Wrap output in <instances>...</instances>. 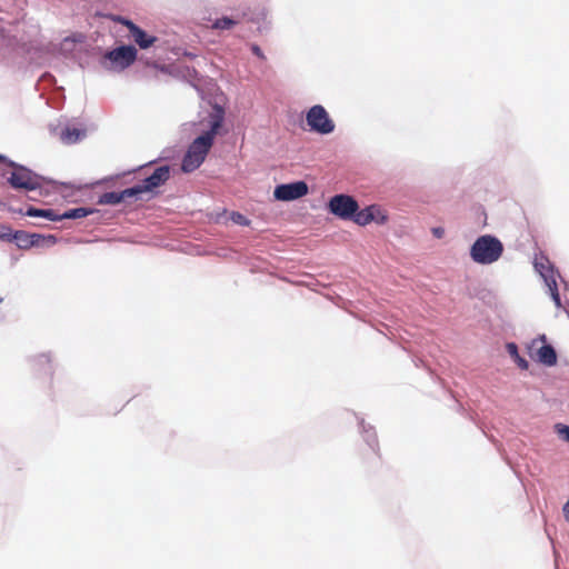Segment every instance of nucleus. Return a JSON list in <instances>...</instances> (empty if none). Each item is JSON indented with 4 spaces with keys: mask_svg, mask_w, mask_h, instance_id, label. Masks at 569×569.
Segmentation results:
<instances>
[{
    "mask_svg": "<svg viewBox=\"0 0 569 569\" xmlns=\"http://www.w3.org/2000/svg\"><path fill=\"white\" fill-rule=\"evenodd\" d=\"M555 428L558 436L569 442V426L563 423H557Z\"/></svg>",
    "mask_w": 569,
    "mask_h": 569,
    "instance_id": "nucleus-20",
    "label": "nucleus"
},
{
    "mask_svg": "<svg viewBox=\"0 0 569 569\" xmlns=\"http://www.w3.org/2000/svg\"><path fill=\"white\" fill-rule=\"evenodd\" d=\"M306 121L311 131L320 134H329L336 128L333 120L321 104L312 106L308 110Z\"/></svg>",
    "mask_w": 569,
    "mask_h": 569,
    "instance_id": "nucleus-4",
    "label": "nucleus"
},
{
    "mask_svg": "<svg viewBox=\"0 0 569 569\" xmlns=\"http://www.w3.org/2000/svg\"><path fill=\"white\" fill-rule=\"evenodd\" d=\"M547 284L549 287L552 300L555 301L556 306L559 307L561 305V300L556 280L552 279L551 281H547Z\"/></svg>",
    "mask_w": 569,
    "mask_h": 569,
    "instance_id": "nucleus-18",
    "label": "nucleus"
},
{
    "mask_svg": "<svg viewBox=\"0 0 569 569\" xmlns=\"http://www.w3.org/2000/svg\"><path fill=\"white\" fill-rule=\"evenodd\" d=\"M359 209L358 202L347 194L333 196L329 201V210L341 219H351Z\"/></svg>",
    "mask_w": 569,
    "mask_h": 569,
    "instance_id": "nucleus-6",
    "label": "nucleus"
},
{
    "mask_svg": "<svg viewBox=\"0 0 569 569\" xmlns=\"http://www.w3.org/2000/svg\"><path fill=\"white\" fill-rule=\"evenodd\" d=\"M502 253V242L491 234L480 236L470 248L471 259L479 264H491L498 261Z\"/></svg>",
    "mask_w": 569,
    "mask_h": 569,
    "instance_id": "nucleus-2",
    "label": "nucleus"
},
{
    "mask_svg": "<svg viewBox=\"0 0 569 569\" xmlns=\"http://www.w3.org/2000/svg\"><path fill=\"white\" fill-rule=\"evenodd\" d=\"M0 160H6V157L3 154H0Z\"/></svg>",
    "mask_w": 569,
    "mask_h": 569,
    "instance_id": "nucleus-29",
    "label": "nucleus"
},
{
    "mask_svg": "<svg viewBox=\"0 0 569 569\" xmlns=\"http://www.w3.org/2000/svg\"><path fill=\"white\" fill-rule=\"evenodd\" d=\"M33 236H30V233L26 231H14L12 236V241L17 242V246L20 249H29L31 247H34V242L32 241Z\"/></svg>",
    "mask_w": 569,
    "mask_h": 569,
    "instance_id": "nucleus-15",
    "label": "nucleus"
},
{
    "mask_svg": "<svg viewBox=\"0 0 569 569\" xmlns=\"http://www.w3.org/2000/svg\"><path fill=\"white\" fill-rule=\"evenodd\" d=\"M530 356L546 366H553L557 362V355L552 346L546 342V336L542 335L533 339L530 347Z\"/></svg>",
    "mask_w": 569,
    "mask_h": 569,
    "instance_id": "nucleus-7",
    "label": "nucleus"
},
{
    "mask_svg": "<svg viewBox=\"0 0 569 569\" xmlns=\"http://www.w3.org/2000/svg\"><path fill=\"white\" fill-rule=\"evenodd\" d=\"M132 199H138V191L133 189V187L127 188L122 191L104 192L100 196L99 203L114 206L122 202H129Z\"/></svg>",
    "mask_w": 569,
    "mask_h": 569,
    "instance_id": "nucleus-10",
    "label": "nucleus"
},
{
    "mask_svg": "<svg viewBox=\"0 0 569 569\" xmlns=\"http://www.w3.org/2000/svg\"><path fill=\"white\" fill-rule=\"evenodd\" d=\"M86 136V131L78 128L67 127L60 132V140L64 144H72L78 142Z\"/></svg>",
    "mask_w": 569,
    "mask_h": 569,
    "instance_id": "nucleus-13",
    "label": "nucleus"
},
{
    "mask_svg": "<svg viewBox=\"0 0 569 569\" xmlns=\"http://www.w3.org/2000/svg\"><path fill=\"white\" fill-rule=\"evenodd\" d=\"M137 53L138 51L133 46H121L106 52L103 59L109 61L110 69L116 71H123L136 61Z\"/></svg>",
    "mask_w": 569,
    "mask_h": 569,
    "instance_id": "nucleus-5",
    "label": "nucleus"
},
{
    "mask_svg": "<svg viewBox=\"0 0 569 569\" xmlns=\"http://www.w3.org/2000/svg\"><path fill=\"white\" fill-rule=\"evenodd\" d=\"M0 161L12 168L8 182L13 189L33 191L42 187V178L30 169L9 160L7 157L6 160Z\"/></svg>",
    "mask_w": 569,
    "mask_h": 569,
    "instance_id": "nucleus-3",
    "label": "nucleus"
},
{
    "mask_svg": "<svg viewBox=\"0 0 569 569\" xmlns=\"http://www.w3.org/2000/svg\"><path fill=\"white\" fill-rule=\"evenodd\" d=\"M36 362H37L38 366H43V365H49L50 366L51 360H50V358L48 356L41 355V356H39L37 358Z\"/></svg>",
    "mask_w": 569,
    "mask_h": 569,
    "instance_id": "nucleus-23",
    "label": "nucleus"
},
{
    "mask_svg": "<svg viewBox=\"0 0 569 569\" xmlns=\"http://www.w3.org/2000/svg\"><path fill=\"white\" fill-rule=\"evenodd\" d=\"M231 219L236 223H239V224H242V226H248L249 224V220L243 214H241L239 212H233L232 216H231Z\"/></svg>",
    "mask_w": 569,
    "mask_h": 569,
    "instance_id": "nucleus-21",
    "label": "nucleus"
},
{
    "mask_svg": "<svg viewBox=\"0 0 569 569\" xmlns=\"http://www.w3.org/2000/svg\"><path fill=\"white\" fill-rule=\"evenodd\" d=\"M13 232L10 226L0 223V240L12 241Z\"/></svg>",
    "mask_w": 569,
    "mask_h": 569,
    "instance_id": "nucleus-19",
    "label": "nucleus"
},
{
    "mask_svg": "<svg viewBox=\"0 0 569 569\" xmlns=\"http://www.w3.org/2000/svg\"><path fill=\"white\" fill-rule=\"evenodd\" d=\"M507 350L508 352L510 353V356H512L513 358L515 357H518V348L515 343H508L507 345Z\"/></svg>",
    "mask_w": 569,
    "mask_h": 569,
    "instance_id": "nucleus-24",
    "label": "nucleus"
},
{
    "mask_svg": "<svg viewBox=\"0 0 569 569\" xmlns=\"http://www.w3.org/2000/svg\"><path fill=\"white\" fill-rule=\"evenodd\" d=\"M91 211L87 208H74L66 211L63 214L59 216L60 220L62 219H79L87 217Z\"/></svg>",
    "mask_w": 569,
    "mask_h": 569,
    "instance_id": "nucleus-16",
    "label": "nucleus"
},
{
    "mask_svg": "<svg viewBox=\"0 0 569 569\" xmlns=\"http://www.w3.org/2000/svg\"><path fill=\"white\" fill-rule=\"evenodd\" d=\"M308 193V186L305 181H297L277 186L274 189V198L282 201H291L299 199Z\"/></svg>",
    "mask_w": 569,
    "mask_h": 569,
    "instance_id": "nucleus-9",
    "label": "nucleus"
},
{
    "mask_svg": "<svg viewBox=\"0 0 569 569\" xmlns=\"http://www.w3.org/2000/svg\"><path fill=\"white\" fill-rule=\"evenodd\" d=\"M351 219L359 226H366L372 221L383 223L387 217L382 214L378 206H369L362 210L358 209Z\"/></svg>",
    "mask_w": 569,
    "mask_h": 569,
    "instance_id": "nucleus-11",
    "label": "nucleus"
},
{
    "mask_svg": "<svg viewBox=\"0 0 569 569\" xmlns=\"http://www.w3.org/2000/svg\"><path fill=\"white\" fill-rule=\"evenodd\" d=\"M432 233L437 238H441L445 233V230L442 228H433Z\"/></svg>",
    "mask_w": 569,
    "mask_h": 569,
    "instance_id": "nucleus-27",
    "label": "nucleus"
},
{
    "mask_svg": "<svg viewBox=\"0 0 569 569\" xmlns=\"http://www.w3.org/2000/svg\"><path fill=\"white\" fill-rule=\"evenodd\" d=\"M223 119L224 110L222 107L214 104L210 113V130L196 138L189 146L181 164L183 172H192L202 164L219 129L222 127Z\"/></svg>",
    "mask_w": 569,
    "mask_h": 569,
    "instance_id": "nucleus-1",
    "label": "nucleus"
},
{
    "mask_svg": "<svg viewBox=\"0 0 569 569\" xmlns=\"http://www.w3.org/2000/svg\"><path fill=\"white\" fill-rule=\"evenodd\" d=\"M170 178L169 166L158 167L153 173L147 177L141 183L133 186V189L138 191V199L142 193L150 192L153 189L162 186Z\"/></svg>",
    "mask_w": 569,
    "mask_h": 569,
    "instance_id": "nucleus-8",
    "label": "nucleus"
},
{
    "mask_svg": "<svg viewBox=\"0 0 569 569\" xmlns=\"http://www.w3.org/2000/svg\"><path fill=\"white\" fill-rule=\"evenodd\" d=\"M515 359L521 369H528V361L526 359L521 358L519 355L515 357Z\"/></svg>",
    "mask_w": 569,
    "mask_h": 569,
    "instance_id": "nucleus-25",
    "label": "nucleus"
},
{
    "mask_svg": "<svg viewBox=\"0 0 569 569\" xmlns=\"http://www.w3.org/2000/svg\"><path fill=\"white\" fill-rule=\"evenodd\" d=\"M30 236H33L32 241L34 242V246H39L40 241H42L44 239L43 236L38 234V233H30Z\"/></svg>",
    "mask_w": 569,
    "mask_h": 569,
    "instance_id": "nucleus-26",
    "label": "nucleus"
},
{
    "mask_svg": "<svg viewBox=\"0 0 569 569\" xmlns=\"http://www.w3.org/2000/svg\"><path fill=\"white\" fill-rule=\"evenodd\" d=\"M563 515L566 520L569 522V500L563 506Z\"/></svg>",
    "mask_w": 569,
    "mask_h": 569,
    "instance_id": "nucleus-28",
    "label": "nucleus"
},
{
    "mask_svg": "<svg viewBox=\"0 0 569 569\" xmlns=\"http://www.w3.org/2000/svg\"><path fill=\"white\" fill-rule=\"evenodd\" d=\"M251 51L254 56H257L258 58H260L261 60H266V56L263 54V52L261 51L260 47L257 46V44H252L251 46Z\"/></svg>",
    "mask_w": 569,
    "mask_h": 569,
    "instance_id": "nucleus-22",
    "label": "nucleus"
},
{
    "mask_svg": "<svg viewBox=\"0 0 569 569\" xmlns=\"http://www.w3.org/2000/svg\"><path fill=\"white\" fill-rule=\"evenodd\" d=\"M121 22L128 28L130 37L141 49H147L157 41L156 37L148 36L141 28H139L132 21L122 19Z\"/></svg>",
    "mask_w": 569,
    "mask_h": 569,
    "instance_id": "nucleus-12",
    "label": "nucleus"
},
{
    "mask_svg": "<svg viewBox=\"0 0 569 569\" xmlns=\"http://www.w3.org/2000/svg\"><path fill=\"white\" fill-rule=\"evenodd\" d=\"M24 214L28 216V217L46 218V219H49L51 221L60 220L59 214H57L51 209H37V208H33V207H30V208L27 209Z\"/></svg>",
    "mask_w": 569,
    "mask_h": 569,
    "instance_id": "nucleus-14",
    "label": "nucleus"
},
{
    "mask_svg": "<svg viewBox=\"0 0 569 569\" xmlns=\"http://www.w3.org/2000/svg\"><path fill=\"white\" fill-rule=\"evenodd\" d=\"M238 21L232 20L228 17H223L220 19H217L213 23L214 29H221V30H228L231 29L233 26H236Z\"/></svg>",
    "mask_w": 569,
    "mask_h": 569,
    "instance_id": "nucleus-17",
    "label": "nucleus"
}]
</instances>
